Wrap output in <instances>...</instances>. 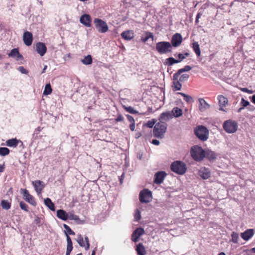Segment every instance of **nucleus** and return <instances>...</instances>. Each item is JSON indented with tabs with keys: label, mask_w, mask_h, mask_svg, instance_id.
Masks as SVG:
<instances>
[{
	"label": "nucleus",
	"mask_w": 255,
	"mask_h": 255,
	"mask_svg": "<svg viewBox=\"0 0 255 255\" xmlns=\"http://www.w3.org/2000/svg\"><path fill=\"white\" fill-rule=\"evenodd\" d=\"M124 120V117L122 115H119L118 117L115 119V121L116 122H122Z\"/></svg>",
	"instance_id": "603ef678"
},
{
	"label": "nucleus",
	"mask_w": 255,
	"mask_h": 255,
	"mask_svg": "<svg viewBox=\"0 0 255 255\" xmlns=\"http://www.w3.org/2000/svg\"><path fill=\"white\" fill-rule=\"evenodd\" d=\"M4 168H5L4 164V163L3 164H0V172H2L4 171Z\"/></svg>",
	"instance_id": "052dcab7"
},
{
	"label": "nucleus",
	"mask_w": 255,
	"mask_h": 255,
	"mask_svg": "<svg viewBox=\"0 0 255 255\" xmlns=\"http://www.w3.org/2000/svg\"><path fill=\"white\" fill-rule=\"evenodd\" d=\"M199 109L201 112H204L210 108V105L202 98L199 99Z\"/></svg>",
	"instance_id": "393cba45"
},
{
	"label": "nucleus",
	"mask_w": 255,
	"mask_h": 255,
	"mask_svg": "<svg viewBox=\"0 0 255 255\" xmlns=\"http://www.w3.org/2000/svg\"><path fill=\"white\" fill-rule=\"evenodd\" d=\"M250 252L253 253H255V247L251 249L250 250Z\"/></svg>",
	"instance_id": "69168bd1"
},
{
	"label": "nucleus",
	"mask_w": 255,
	"mask_h": 255,
	"mask_svg": "<svg viewBox=\"0 0 255 255\" xmlns=\"http://www.w3.org/2000/svg\"><path fill=\"white\" fill-rule=\"evenodd\" d=\"M178 59H176L177 60H179L180 62H181L185 58V56L183 54L179 53L178 54Z\"/></svg>",
	"instance_id": "6e6d98bb"
},
{
	"label": "nucleus",
	"mask_w": 255,
	"mask_h": 255,
	"mask_svg": "<svg viewBox=\"0 0 255 255\" xmlns=\"http://www.w3.org/2000/svg\"><path fill=\"white\" fill-rule=\"evenodd\" d=\"M254 234L253 229H250L246 230L244 233H241V236L242 238L245 241H248L251 238Z\"/></svg>",
	"instance_id": "412c9836"
},
{
	"label": "nucleus",
	"mask_w": 255,
	"mask_h": 255,
	"mask_svg": "<svg viewBox=\"0 0 255 255\" xmlns=\"http://www.w3.org/2000/svg\"><path fill=\"white\" fill-rule=\"evenodd\" d=\"M80 21L86 27L91 26L92 18L89 14H84L82 15L80 18Z\"/></svg>",
	"instance_id": "4468645a"
},
{
	"label": "nucleus",
	"mask_w": 255,
	"mask_h": 255,
	"mask_svg": "<svg viewBox=\"0 0 255 255\" xmlns=\"http://www.w3.org/2000/svg\"><path fill=\"white\" fill-rule=\"evenodd\" d=\"M178 94L181 95L183 97L184 100L188 103H191L193 102V98L191 96L186 95L183 93L179 92Z\"/></svg>",
	"instance_id": "e433bc0d"
},
{
	"label": "nucleus",
	"mask_w": 255,
	"mask_h": 255,
	"mask_svg": "<svg viewBox=\"0 0 255 255\" xmlns=\"http://www.w3.org/2000/svg\"><path fill=\"white\" fill-rule=\"evenodd\" d=\"M171 113L172 114L173 117L177 118L182 115V111L178 107H174L172 109Z\"/></svg>",
	"instance_id": "2f4dec72"
},
{
	"label": "nucleus",
	"mask_w": 255,
	"mask_h": 255,
	"mask_svg": "<svg viewBox=\"0 0 255 255\" xmlns=\"http://www.w3.org/2000/svg\"><path fill=\"white\" fill-rule=\"evenodd\" d=\"M151 197V192L148 189H143L139 193V200L141 203H148Z\"/></svg>",
	"instance_id": "1a4fd4ad"
},
{
	"label": "nucleus",
	"mask_w": 255,
	"mask_h": 255,
	"mask_svg": "<svg viewBox=\"0 0 255 255\" xmlns=\"http://www.w3.org/2000/svg\"><path fill=\"white\" fill-rule=\"evenodd\" d=\"M171 170L178 174H183L186 171V164L181 161H175L173 162L170 166Z\"/></svg>",
	"instance_id": "20e7f679"
},
{
	"label": "nucleus",
	"mask_w": 255,
	"mask_h": 255,
	"mask_svg": "<svg viewBox=\"0 0 255 255\" xmlns=\"http://www.w3.org/2000/svg\"><path fill=\"white\" fill-rule=\"evenodd\" d=\"M141 216L140 215V212L138 210H136L134 214V219L135 221H138L140 219Z\"/></svg>",
	"instance_id": "09e8293b"
},
{
	"label": "nucleus",
	"mask_w": 255,
	"mask_h": 255,
	"mask_svg": "<svg viewBox=\"0 0 255 255\" xmlns=\"http://www.w3.org/2000/svg\"><path fill=\"white\" fill-rule=\"evenodd\" d=\"M192 69V67L189 65H186L184 67V68L179 69L176 73H175L173 76V79L174 80H177V78L180 76L181 74L184 72H188L190 71Z\"/></svg>",
	"instance_id": "b1692460"
},
{
	"label": "nucleus",
	"mask_w": 255,
	"mask_h": 255,
	"mask_svg": "<svg viewBox=\"0 0 255 255\" xmlns=\"http://www.w3.org/2000/svg\"><path fill=\"white\" fill-rule=\"evenodd\" d=\"M94 23L97 30L100 33H105L109 28L107 23L101 19L96 18L94 19Z\"/></svg>",
	"instance_id": "0eeeda50"
},
{
	"label": "nucleus",
	"mask_w": 255,
	"mask_h": 255,
	"mask_svg": "<svg viewBox=\"0 0 255 255\" xmlns=\"http://www.w3.org/2000/svg\"><path fill=\"white\" fill-rule=\"evenodd\" d=\"M135 250L138 255H145L146 254L145 248L142 243H139L136 245Z\"/></svg>",
	"instance_id": "c756f323"
},
{
	"label": "nucleus",
	"mask_w": 255,
	"mask_h": 255,
	"mask_svg": "<svg viewBox=\"0 0 255 255\" xmlns=\"http://www.w3.org/2000/svg\"><path fill=\"white\" fill-rule=\"evenodd\" d=\"M129 128L131 131H133L135 128V123H131L129 125Z\"/></svg>",
	"instance_id": "13d9d810"
},
{
	"label": "nucleus",
	"mask_w": 255,
	"mask_h": 255,
	"mask_svg": "<svg viewBox=\"0 0 255 255\" xmlns=\"http://www.w3.org/2000/svg\"><path fill=\"white\" fill-rule=\"evenodd\" d=\"M173 118V115L170 111H166L161 113L159 118L160 123L166 124V123Z\"/></svg>",
	"instance_id": "ddd939ff"
},
{
	"label": "nucleus",
	"mask_w": 255,
	"mask_h": 255,
	"mask_svg": "<svg viewBox=\"0 0 255 255\" xmlns=\"http://www.w3.org/2000/svg\"><path fill=\"white\" fill-rule=\"evenodd\" d=\"M122 37L126 40H130L134 37L133 31L128 30L123 31L121 33Z\"/></svg>",
	"instance_id": "4be33fe9"
},
{
	"label": "nucleus",
	"mask_w": 255,
	"mask_h": 255,
	"mask_svg": "<svg viewBox=\"0 0 255 255\" xmlns=\"http://www.w3.org/2000/svg\"><path fill=\"white\" fill-rule=\"evenodd\" d=\"M167 124L158 122L155 124L153 128L154 136L157 138H162L167 129Z\"/></svg>",
	"instance_id": "f03ea898"
},
{
	"label": "nucleus",
	"mask_w": 255,
	"mask_h": 255,
	"mask_svg": "<svg viewBox=\"0 0 255 255\" xmlns=\"http://www.w3.org/2000/svg\"><path fill=\"white\" fill-rule=\"evenodd\" d=\"M145 36L144 37H142L141 38V40L143 42H146L149 38H151L152 40L153 39V34L151 32L145 31Z\"/></svg>",
	"instance_id": "f704fd0d"
},
{
	"label": "nucleus",
	"mask_w": 255,
	"mask_h": 255,
	"mask_svg": "<svg viewBox=\"0 0 255 255\" xmlns=\"http://www.w3.org/2000/svg\"><path fill=\"white\" fill-rule=\"evenodd\" d=\"M173 80H174V81L173 82V87L174 88V90L175 91L180 90L182 87V85L180 83V81H179V80H178V79L177 80H174L173 79Z\"/></svg>",
	"instance_id": "58836bf2"
},
{
	"label": "nucleus",
	"mask_w": 255,
	"mask_h": 255,
	"mask_svg": "<svg viewBox=\"0 0 255 255\" xmlns=\"http://www.w3.org/2000/svg\"><path fill=\"white\" fill-rule=\"evenodd\" d=\"M20 142H21L20 140L14 138L7 140L6 141V145L9 147H16Z\"/></svg>",
	"instance_id": "cd10ccee"
},
{
	"label": "nucleus",
	"mask_w": 255,
	"mask_h": 255,
	"mask_svg": "<svg viewBox=\"0 0 255 255\" xmlns=\"http://www.w3.org/2000/svg\"><path fill=\"white\" fill-rule=\"evenodd\" d=\"M19 206L22 210L26 212L28 211V207L24 202L21 201L19 203Z\"/></svg>",
	"instance_id": "c03bdc74"
},
{
	"label": "nucleus",
	"mask_w": 255,
	"mask_h": 255,
	"mask_svg": "<svg viewBox=\"0 0 255 255\" xmlns=\"http://www.w3.org/2000/svg\"><path fill=\"white\" fill-rule=\"evenodd\" d=\"M34 222L36 224H38L40 222V219L38 217H36L34 220Z\"/></svg>",
	"instance_id": "680f3d73"
},
{
	"label": "nucleus",
	"mask_w": 255,
	"mask_h": 255,
	"mask_svg": "<svg viewBox=\"0 0 255 255\" xmlns=\"http://www.w3.org/2000/svg\"><path fill=\"white\" fill-rule=\"evenodd\" d=\"M232 240L231 241L234 243H238V239H239V235L238 233L233 232L231 234Z\"/></svg>",
	"instance_id": "37998d69"
},
{
	"label": "nucleus",
	"mask_w": 255,
	"mask_h": 255,
	"mask_svg": "<svg viewBox=\"0 0 255 255\" xmlns=\"http://www.w3.org/2000/svg\"><path fill=\"white\" fill-rule=\"evenodd\" d=\"M23 40L26 46H30L33 42L32 34L29 31H25L23 33Z\"/></svg>",
	"instance_id": "2eb2a0df"
},
{
	"label": "nucleus",
	"mask_w": 255,
	"mask_h": 255,
	"mask_svg": "<svg viewBox=\"0 0 255 255\" xmlns=\"http://www.w3.org/2000/svg\"><path fill=\"white\" fill-rule=\"evenodd\" d=\"M63 227L69 235H75V232H73L68 225L64 224Z\"/></svg>",
	"instance_id": "a18cd8bd"
},
{
	"label": "nucleus",
	"mask_w": 255,
	"mask_h": 255,
	"mask_svg": "<svg viewBox=\"0 0 255 255\" xmlns=\"http://www.w3.org/2000/svg\"><path fill=\"white\" fill-rule=\"evenodd\" d=\"M198 175L203 179H207L211 176V172L209 168L202 167L198 171Z\"/></svg>",
	"instance_id": "a211bd4d"
},
{
	"label": "nucleus",
	"mask_w": 255,
	"mask_h": 255,
	"mask_svg": "<svg viewBox=\"0 0 255 255\" xmlns=\"http://www.w3.org/2000/svg\"><path fill=\"white\" fill-rule=\"evenodd\" d=\"M190 154L193 159L197 161H201L205 157V151L198 145L193 146L190 150Z\"/></svg>",
	"instance_id": "f257e3e1"
},
{
	"label": "nucleus",
	"mask_w": 255,
	"mask_h": 255,
	"mask_svg": "<svg viewBox=\"0 0 255 255\" xmlns=\"http://www.w3.org/2000/svg\"><path fill=\"white\" fill-rule=\"evenodd\" d=\"M57 216L58 218L63 221H66L68 218L67 213L64 210L61 209L57 211Z\"/></svg>",
	"instance_id": "c85d7f7f"
},
{
	"label": "nucleus",
	"mask_w": 255,
	"mask_h": 255,
	"mask_svg": "<svg viewBox=\"0 0 255 255\" xmlns=\"http://www.w3.org/2000/svg\"><path fill=\"white\" fill-rule=\"evenodd\" d=\"M9 57L15 58L17 61L21 60L23 59V56L20 54L17 48L12 49L10 53L8 54Z\"/></svg>",
	"instance_id": "aec40b11"
},
{
	"label": "nucleus",
	"mask_w": 255,
	"mask_h": 255,
	"mask_svg": "<svg viewBox=\"0 0 255 255\" xmlns=\"http://www.w3.org/2000/svg\"><path fill=\"white\" fill-rule=\"evenodd\" d=\"M218 99L219 100V104L220 107V110L221 111H224L223 107H225L228 104V100L227 98L223 95H220L218 96Z\"/></svg>",
	"instance_id": "5701e85b"
},
{
	"label": "nucleus",
	"mask_w": 255,
	"mask_h": 255,
	"mask_svg": "<svg viewBox=\"0 0 255 255\" xmlns=\"http://www.w3.org/2000/svg\"><path fill=\"white\" fill-rule=\"evenodd\" d=\"M52 88L49 83L45 85V89L43 92V94L45 95H48L51 93Z\"/></svg>",
	"instance_id": "a19ab883"
},
{
	"label": "nucleus",
	"mask_w": 255,
	"mask_h": 255,
	"mask_svg": "<svg viewBox=\"0 0 255 255\" xmlns=\"http://www.w3.org/2000/svg\"><path fill=\"white\" fill-rule=\"evenodd\" d=\"M85 240L86 243V245L84 243L83 238L82 236L80 234L78 235V238L77 240L78 243L79 244L80 246L82 247H85V249L86 250H88L90 248L89 241L88 237H85Z\"/></svg>",
	"instance_id": "dca6fc26"
},
{
	"label": "nucleus",
	"mask_w": 255,
	"mask_h": 255,
	"mask_svg": "<svg viewBox=\"0 0 255 255\" xmlns=\"http://www.w3.org/2000/svg\"><path fill=\"white\" fill-rule=\"evenodd\" d=\"M124 109L128 112L132 114H138V112L135 110H134L132 107H126L124 106Z\"/></svg>",
	"instance_id": "ea45409f"
},
{
	"label": "nucleus",
	"mask_w": 255,
	"mask_h": 255,
	"mask_svg": "<svg viewBox=\"0 0 255 255\" xmlns=\"http://www.w3.org/2000/svg\"><path fill=\"white\" fill-rule=\"evenodd\" d=\"M180 63L179 60H177L173 57H169L165 60V64L168 66H172L175 63Z\"/></svg>",
	"instance_id": "473e14b6"
},
{
	"label": "nucleus",
	"mask_w": 255,
	"mask_h": 255,
	"mask_svg": "<svg viewBox=\"0 0 255 255\" xmlns=\"http://www.w3.org/2000/svg\"><path fill=\"white\" fill-rule=\"evenodd\" d=\"M241 104L244 108L245 107L249 106L250 105V103L249 101L245 100L244 98H242L241 100Z\"/></svg>",
	"instance_id": "8fccbe9b"
},
{
	"label": "nucleus",
	"mask_w": 255,
	"mask_h": 255,
	"mask_svg": "<svg viewBox=\"0 0 255 255\" xmlns=\"http://www.w3.org/2000/svg\"><path fill=\"white\" fill-rule=\"evenodd\" d=\"M152 143H153L154 145H158L159 144L160 142L159 140L157 139H153L152 141Z\"/></svg>",
	"instance_id": "bf43d9fd"
},
{
	"label": "nucleus",
	"mask_w": 255,
	"mask_h": 255,
	"mask_svg": "<svg viewBox=\"0 0 255 255\" xmlns=\"http://www.w3.org/2000/svg\"><path fill=\"white\" fill-rule=\"evenodd\" d=\"M183 55H184V56H185L186 58V57H188L190 54L188 52H185V53L183 54Z\"/></svg>",
	"instance_id": "338daca9"
},
{
	"label": "nucleus",
	"mask_w": 255,
	"mask_h": 255,
	"mask_svg": "<svg viewBox=\"0 0 255 255\" xmlns=\"http://www.w3.org/2000/svg\"><path fill=\"white\" fill-rule=\"evenodd\" d=\"M92 58L90 55L85 56L83 59L81 60V62L85 65H89L92 63Z\"/></svg>",
	"instance_id": "4c0bfd02"
},
{
	"label": "nucleus",
	"mask_w": 255,
	"mask_h": 255,
	"mask_svg": "<svg viewBox=\"0 0 255 255\" xmlns=\"http://www.w3.org/2000/svg\"><path fill=\"white\" fill-rule=\"evenodd\" d=\"M172 45L169 42L161 41L156 44V49L160 54H166L172 51Z\"/></svg>",
	"instance_id": "7ed1b4c3"
},
{
	"label": "nucleus",
	"mask_w": 255,
	"mask_h": 255,
	"mask_svg": "<svg viewBox=\"0 0 255 255\" xmlns=\"http://www.w3.org/2000/svg\"><path fill=\"white\" fill-rule=\"evenodd\" d=\"M241 90L243 92L249 93V94H252L253 93V92L252 90H249L248 88H243L241 89Z\"/></svg>",
	"instance_id": "4d7b16f0"
},
{
	"label": "nucleus",
	"mask_w": 255,
	"mask_h": 255,
	"mask_svg": "<svg viewBox=\"0 0 255 255\" xmlns=\"http://www.w3.org/2000/svg\"><path fill=\"white\" fill-rule=\"evenodd\" d=\"M224 129L229 133L235 132L238 129L237 123L231 120L226 121L223 125Z\"/></svg>",
	"instance_id": "423d86ee"
},
{
	"label": "nucleus",
	"mask_w": 255,
	"mask_h": 255,
	"mask_svg": "<svg viewBox=\"0 0 255 255\" xmlns=\"http://www.w3.org/2000/svg\"><path fill=\"white\" fill-rule=\"evenodd\" d=\"M145 233L144 230L142 228H137L136 229L131 235V240L136 243L138 241V238Z\"/></svg>",
	"instance_id": "9b49d317"
},
{
	"label": "nucleus",
	"mask_w": 255,
	"mask_h": 255,
	"mask_svg": "<svg viewBox=\"0 0 255 255\" xmlns=\"http://www.w3.org/2000/svg\"><path fill=\"white\" fill-rule=\"evenodd\" d=\"M196 135L202 141H206L208 138L209 130L203 126H199L195 129Z\"/></svg>",
	"instance_id": "39448f33"
},
{
	"label": "nucleus",
	"mask_w": 255,
	"mask_h": 255,
	"mask_svg": "<svg viewBox=\"0 0 255 255\" xmlns=\"http://www.w3.org/2000/svg\"><path fill=\"white\" fill-rule=\"evenodd\" d=\"M67 237V250L66 252V255H70L71 251L73 250V244L71 238L66 233Z\"/></svg>",
	"instance_id": "a878e982"
},
{
	"label": "nucleus",
	"mask_w": 255,
	"mask_h": 255,
	"mask_svg": "<svg viewBox=\"0 0 255 255\" xmlns=\"http://www.w3.org/2000/svg\"><path fill=\"white\" fill-rule=\"evenodd\" d=\"M183 41V38L180 33H176L174 34L171 40V44L172 47H177L179 46Z\"/></svg>",
	"instance_id": "9d476101"
},
{
	"label": "nucleus",
	"mask_w": 255,
	"mask_h": 255,
	"mask_svg": "<svg viewBox=\"0 0 255 255\" xmlns=\"http://www.w3.org/2000/svg\"><path fill=\"white\" fill-rule=\"evenodd\" d=\"M189 77V76L187 74H184L182 75H181L179 77V81L180 82H183L185 81H186Z\"/></svg>",
	"instance_id": "49530a36"
},
{
	"label": "nucleus",
	"mask_w": 255,
	"mask_h": 255,
	"mask_svg": "<svg viewBox=\"0 0 255 255\" xmlns=\"http://www.w3.org/2000/svg\"><path fill=\"white\" fill-rule=\"evenodd\" d=\"M18 70L22 74H27L28 71L25 69L23 66H20L18 68Z\"/></svg>",
	"instance_id": "3c124183"
},
{
	"label": "nucleus",
	"mask_w": 255,
	"mask_h": 255,
	"mask_svg": "<svg viewBox=\"0 0 255 255\" xmlns=\"http://www.w3.org/2000/svg\"><path fill=\"white\" fill-rule=\"evenodd\" d=\"M9 149L7 147H0V155L6 156L9 153Z\"/></svg>",
	"instance_id": "79ce46f5"
},
{
	"label": "nucleus",
	"mask_w": 255,
	"mask_h": 255,
	"mask_svg": "<svg viewBox=\"0 0 255 255\" xmlns=\"http://www.w3.org/2000/svg\"><path fill=\"white\" fill-rule=\"evenodd\" d=\"M218 255H226V254L223 252H221V253H219L218 254Z\"/></svg>",
	"instance_id": "774afa93"
},
{
	"label": "nucleus",
	"mask_w": 255,
	"mask_h": 255,
	"mask_svg": "<svg viewBox=\"0 0 255 255\" xmlns=\"http://www.w3.org/2000/svg\"><path fill=\"white\" fill-rule=\"evenodd\" d=\"M205 157L210 161L213 160L217 158L216 153L211 150L208 149L205 151Z\"/></svg>",
	"instance_id": "bb28decb"
},
{
	"label": "nucleus",
	"mask_w": 255,
	"mask_h": 255,
	"mask_svg": "<svg viewBox=\"0 0 255 255\" xmlns=\"http://www.w3.org/2000/svg\"><path fill=\"white\" fill-rule=\"evenodd\" d=\"M44 204L51 211H54L55 210V205L50 198H47L45 199Z\"/></svg>",
	"instance_id": "7c9ffc66"
},
{
	"label": "nucleus",
	"mask_w": 255,
	"mask_h": 255,
	"mask_svg": "<svg viewBox=\"0 0 255 255\" xmlns=\"http://www.w3.org/2000/svg\"><path fill=\"white\" fill-rule=\"evenodd\" d=\"M36 50L41 56H43L47 51V47L44 43L39 42L36 44Z\"/></svg>",
	"instance_id": "f3484780"
},
{
	"label": "nucleus",
	"mask_w": 255,
	"mask_h": 255,
	"mask_svg": "<svg viewBox=\"0 0 255 255\" xmlns=\"http://www.w3.org/2000/svg\"><path fill=\"white\" fill-rule=\"evenodd\" d=\"M21 191L23 194L24 199L32 206H36L37 203L34 197L29 194L28 191L26 189H21Z\"/></svg>",
	"instance_id": "6e6552de"
},
{
	"label": "nucleus",
	"mask_w": 255,
	"mask_h": 255,
	"mask_svg": "<svg viewBox=\"0 0 255 255\" xmlns=\"http://www.w3.org/2000/svg\"><path fill=\"white\" fill-rule=\"evenodd\" d=\"M251 101L254 104H255V94L252 96Z\"/></svg>",
	"instance_id": "e2e57ef3"
},
{
	"label": "nucleus",
	"mask_w": 255,
	"mask_h": 255,
	"mask_svg": "<svg viewBox=\"0 0 255 255\" xmlns=\"http://www.w3.org/2000/svg\"><path fill=\"white\" fill-rule=\"evenodd\" d=\"M166 175L167 174L165 171H162L156 172L154 175V183L156 184H161Z\"/></svg>",
	"instance_id": "f8f14e48"
},
{
	"label": "nucleus",
	"mask_w": 255,
	"mask_h": 255,
	"mask_svg": "<svg viewBox=\"0 0 255 255\" xmlns=\"http://www.w3.org/2000/svg\"><path fill=\"white\" fill-rule=\"evenodd\" d=\"M69 218L70 219H71V220H77L79 219V217L76 216V215H75L74 214H71L69 217Z\"/></svg>",
	"instance_id": "5fc2aeb1"
},
{
	"label": "nucleus",
	"mask_w": 255,
	"mask_h": 255,
	"mask_svg": "<svg viewBox=\"0 0 255 255\" xmlns=\"http://www.w3.org/2000/svg\"><path fill=\"white\" fill-rule=\"evenodd\" d=\"M126 116H127V118L128 121H129V122L130 123V124L135 123V121H134V118H133V117H132L131 116L129 115H127Z\"/></svg>",
	"instance_id": "864d4df0"
},
{
	"label": "nucleus",
	"mask_w": 255,
	"mask_h": 255,
	"mask_svg": "<svg viewBox=\"0 0 255 255\" xmlns=\"http://www.w3.org/2000/svg\"><path fill=\"white\" fill-rule=\"evenodd\" d=\"M202 13L201 12H198L196 15V17L200 18Z\"/></svg>",
	"instance_id": "0e129e2a"
},
{
	"label": "nucleus",
	"mask_w": 255,
	"mask_h": 255,
	"mask_svg": "<svg viewBox=\"0 0 255 255\" xmlns=\"http://www.w3.org/2000/svg\"><path fill=\"white\" fill-rule=\"evenodd\" d=\"M32 184L34 187L35 191L38 194L41 193L43 189L45 187V184L43 182L38 180L33 181Z\"/></svg>",
	"instance_id": "6ab92c4d"
},
{
	"label": "nucleus",
	"mask_w": 255,
	"mask_h": 255,
	"mask_svg": "<svg viewBox=\"0 0 255 255\" xmlns=\"http://www.w3.org/2000/svg\"><path fill=\"white\" fill-rule=\"evenodd\" d=\"M192 45V48L194 51L197 56H200L201 55V51L198 43L197 42H194L193 43Z\"/></svg>",
	"instance_id": "72a5a7b5"
},
{
	"label": "nucleus",
	"mask_w": 255,
	"mask_h": 255,
	"mask_svg": "<svg viewBox=\"0 0 255 255\" xmlns=\"http://www.w3.org/2000/svg\"><path fill=\"white\" fill-rule=\"evenodd\" d=\"M0 205L2 209L5 210H8L11 207V203L7 200H2L1 201Z\"/></svg>",
	"instance_id": "c9c22d12"
},
{
	"label": "nucleus",
	"mask_w": 255,
	"mask_h": 255,
	"mask_svg": "<svg viewBox=\"0 0 255 255\" xmlns=\"http://www.w3.org/2000/svg\"><path fill=\"white\" fill-rule=\"evenodd\" d=\"M155 120L152 119V120L148 121L146 124V126L149 128H152L154 125L155 124Z\"/></svg>",
	"instance_id": "de8ad7c7"
}]
</instances>
